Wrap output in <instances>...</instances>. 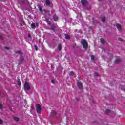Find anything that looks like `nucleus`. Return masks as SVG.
I'll list each match as a JSON object with an SVG mask.
<instances>
[{"instance_id":"f257e3e1","label":"nucleus","mask_w":125,"mask_h":125,"mask_svg":"<svg viewBox=\"0 0 125 125\" xmlns=\"http://www.w3.org/2000/svg\"><path fill=\"white\" fill-rule=\"evenodd\" d=\"M81 43L85 49H86V48H87V42H86V41H85V40H82L81 41Z\"/></svg>"},{"instance_id":"f03ea898","label":"nucleus","mask_w":125,"mask_h":125,"mask_svg":"<svg viewBox=\"0 0 125 125\" xmlns=\"http://www.w3.org/2000/svg\"><path fill=\"white\" fill-rule=\"evenodd\" d=\"M24 88L27 89V90H29L31 89V87H30V85L28 83V82H26L24 84Z\"/></svg>"},{"instance_id":"7ed1b4c3","label":"nucleus","mask_w":125,"mask_h":125,"mask_svg":"<svg viewBox=\"0 0 125 125\" xmlns=\"http://www.w3.org/2000/svg\"><path fill=\"white\" fill-rule=\"evenodd\" d=\"M36 109L37 110L38 113H40L41 110L42 109L41 108V105H40V104L36 105Z\"/></svg>"},{"instance_id":"20e7f679","label":"nucleus","mask_w":125,"mask_h":125,"mask_svg":"<svg viewBox=\"0 0 125 125\" xmlns=\"http://www.w3.org/2000/svg\"><path fill=\"white\" fill-rule=\"evenodd\" d=\"M77 85L78 87L80 89H82L83 87V84L81 82H77Z\"/></svg>"},{"instance_id":"39448f33","label":"nucleus","mask_w":125,"mask_h":125,"mask_svg":"<svg viewBox=\"0 0 125 125\" xmlns=\"http://www.w3.org/2000/svg\"><path fill=\"white\" fill-rule=\"evenodd\" d=\"M81 2L83 5H85L87 3L86 0H81Z\"/></svg>"},{"instance_id":"423d86ee","label":"nucleus","mask_w":125,"mask_h":125,"mask_svg":"<svg viewBox=\"0 0 125 125\" xmlns=\"http://www.w3.org/2000/svg\"><path fill=\"white\" fill-rule=\"evenodd\" d=\"M116 26L119 31H121L122 30V26H121V25H120L119 24H117Z\"/></svg>"},{"instance_id":"0eeeda50","label":"nucleus","mask_w":125,"mask_h":125,"mask_svg":"<svg viewBox=\"0 0 125 125\" xmlns=\"http://www.w3.org/2000/svg\"><path fill=\"white\" fill-rule=\"evenodd\" d=\"M53 18L55 21H57V20H58V17H57L56 15H54Z\"/></svg>"},{"instance_id":"6e6552de","label":"nucleus","mask_w":125,"mask_h":125,"mask_svg":"<svg viewBox=\"0 0 125 125\" xmlns=\"http://www.w3.org/2000/svg\"><path fill=\"white\" fill-rule=\"evenodd\" d=\"M45 4H46V5H49L50 4V1H49V0H46Z\"/></svg>"},{"instance_id":"1a4fd4ad","label":"nucleus","mask_w":125,"mask_h":125,"mask_svg":"<svg viewBox=\"0 0 125 125\" xmlns=\"http://www.w3.org/2000/svg\"><path fill=\"white\" fill-rule=\"evenodd\" d=\"M101 43H102L103 44H104V43H105V40L103 39H101Z\"/></svg>"},{"instance_id":"9d476101","label":"nucleus","mask_w":125,"mask_h":125,"mask_svg":"<svg viewBox=\"0 0 125 125\" xmlns=\"http://www.w3.org/2000/svg\"><path fill=\"white\" fill-rule=\"evenodd\" d=\"M121 62V59H117L115 60V63H119V62Z\"/></svg>"},{"instance_id":"9b49d317","label":"nucleus","mask_w":125,"mask_h":125,"mask_svg":"<svg viewBox=\"0 0 125 125\" xmlns=\"http://www.w3.org/2000/svg\"><path fill=\"white\" fill-rule=\"evenodd\" d=\"M35 27H36V24H35V23H32L31 24V27L32 28H35Z\"/></svg>"},{"instance_id":"f8f14e48","label":"nucleus","mask_w":125,"mask_h":125,"mask_svg":"<svg viewBox=\"0 0 125 125\" xmlns=\"http://www.w3.org/2000/svg\"><path fill=\"white\" fill-rule=\"evenodd\" d=\"M14 120L15 121H16L17 122H18V121H19V119L17 117H14Z\"/></svg>"},{"instance_id":"ddd939ff","label":"nucleus","mask_w":125,"mask_h":125,"mask_svg":"<svg viewBox=\"0 0 125 125\" xmlns=\"http://www.w3.org/2000/svg\"><path fill=\"white\" fill-rule=\"evenodd\" d=\"M102 22H105V17H103L102 18Z\"/></svg>"},{"instance_id":"4468645a","label":"nucleus","mask_w":125,"mask_h":125,"mask_svg":"<svg viewBox=\"0 0 125 125\" xmlns=\"http://www.w3.org/2000/svg\"><path fill=\"white\" fill-rule=\"evenodd\" d=\"M65 39H70V36L66 34L65 36Z\"/></svg>"},{"instance_id":"2eb2a0df","label":"nucleus","mask_w":125,"mask_h":125,"mask_svg":"<svg viewBox=\"0 0 125 125\" xmlns=\"http://www.w3.org/2000/svg\"><path fill=\"white\" fill-rule=\"evenodd\" d=\"M61 48H62L61 45L59 44V45H58V49H59V50H61Z\"/></svg>"},{"instance_id":"dca6fc26","label":"nucleus","mask_w":125,"mask_h":125,"mask_svg":"<svg viewBox=\"0 0 125 125\" xmlns=\"http://www.w3.org/2000/svg\"><path fill=\"white\" fill-rule=\"evenodd\" d=\"M91 58L92 60H94V56L91 55Z\"/></svg>"},{"instance_id":"f3484780","label":"nucleus","mask_w":125,"mask_h":125,"mask_svg":"<svg viewBox=\"0 0 125 125\" xmlns=\"http://www.w3.org/2000/svg\"><path fill=\"white\" fill-rule=\"evenodd\" d=\"M69 75H70V76H73V75H74V72L73 71L70 72Z\"/></svg>"},{"instance_id":"a211bd4d","label":"nucleus","mask_w":125,"mask_h":125,"mask_svg":"<svg viewBox=\"0 0 125 125\" xmlns=\"http://www.w3.org/2000/svg\"><path fill=\"white\" fill-rule=\"evenodd\" d=\"M23 60V58L22 57H21L20 60V62H22V61Z\"/></svg>"},{"instance_id":"6ab92c4d","label":"nucleus","mask_w":125,"mask_h":125,"mask_svg":"<svg viewBox=\"0 0 125 125\" xmlns=\"http://www.w3.org/2000/svg\"><path fill=\"white\" fill-rule=\"evenodd\" d=\"M34 47H35L36 50H38V46H37V45H34Z\"/></svg>"},{"instance_id":"aec40b11","label":"nucleus","mask_w":125,"mask_h":125,"mask_svg":"<svg viewBox=\"0 0 125 125\" xmlns=\"http://www.w3.org/2000/svg\"><path fill=\"white\" fill-rule=\"evenodd\" d=\"M106 113H110V110H108V109L106 110Z\"/></svg>"},{"instance_id":"412c9836","label":"nucleus","mask_w":125,"mask_h":125,"mask_svg":"<svg viewBox=\"0 0 125 125\" xmlns=\"http://www.w3.org/2000/svg\"><path fill=\"white\" fill-rule=\"evenodd\" d=\"M2 104H0V109H2Z\"/></svg>"},{"instance_id":"4be33fe9","label":"nucleus","mask_w":125,"mask_h":125,"mask_svg":"<svg viewBox=\"0 0 125 125\" xmlns=\"http://www.w3.org/2000/svg\"><path fill=\"white\" fill-rule=\"evenodd\" d=\"M2 123H3L2 120L1 119H0V124H2Z\"/></svg>"},{"instance_id":"5701e85b","label":"nucleus","mask_w":125,"mask_h":125,"mask_svg":"<svg viewBox=\"0 0 125 125\" xmlns=\"http://www.w3.org/2000/svg\"><path fill=\"white\" fill-rule=\"evenodd\" d=\"M18 85H20V84H21V83L19 81H18Z\"/></svg>"},{"instance_id":"b1692460","label":"nucleus","mask_w":125,"mask_h":125,"mask_svg":"<svg viewBox=\"0 0 125 125\" xmlns=\"http://www.w3.org/2000/svg\"><path fill=\"white\" fill-rule=\"evenodd\" d=\"M94 76H98V74H97V73H95Z\"/></svg>"},{"instance_id":"393cba45","label":"nucleus","mask_w":125,"mask_h":125,"mask_svg":"<svg viewBox=\"0 0 125 125\" xmlns=\"http://www.w3.org/2000/svg\"><path fill=\"white\" fill-rule=\"evenodd\" d=\"M36 26L37 27H39V23H36Z\"/></svg>"},{"instance_id":"a878e982","label":"nucleus","mask_w":125,"mask_h":125,"mask_svg":"<svg viewBox=\"0 0 125 125\" xmlns=\"http://www.w3.org/2000/svg\"><path fill=\"white\" fill-rule=\"evenodd\" d=\"M8 47H5V49H8Z\"/></svg>"},{"instance_id":"bb28decb","label":"nucleus","mask_w":125,"mask_h":125,"mask_svg":"<svg viewBox=\"0 0 125 125\" xmlns=\"http://www.w3.org/2000/svg\"><path fill=\"white\" fill-rule=\"evenodd\" d=\"M52 83L54 84V81L53 80H52Z\"/></svg>"},{"instance_id":"cd10ccee","label":"nucleus","mask_w":125,"mask_h":125,"mask_svg":"<svg viewBox=\"0 0 125 125\" xmlns=\"http://www.w3.org/2000/svg\"><path fill=\"white\" fill-rule=\"evenodd\" d=\"M28 37H29V38H31V35L28 34Z\"/></svg>"},{"instance_id":"c85d7f7f","label":"nucleus","mask_w":125,"mask_h":125,"mask_svg":"<svg viewBox=\"0 0 125 125\" xmlns=\"http://www.w3.org/2000/svg\"><path fill=\"white\" fill-rule=\"evenodd\" d=\"M39 10H40V11H42V8H39Z\"/></svg>"},{"instance_id":"c756f323","label":"nucleus","mask_w":125,"mask_h":125,"mask_svg":"<svg viewBox=\"0 0 125 125\" xmlns=\"http://www.w3.org/2000/svg\"><path fill=\"white\" fill-rule=\"evenodd\" d=\"M52 30H53V31H54V27H52Z\"/></svg>"},{"instance_id":"7c9ffc66","label":"nucleus","mask_w":125,"mask_h":125,"mask_svg":"<svg viewBox=\"0 0 125 125\" xmlns=\"http://www.w3.org/2000/svg\"><path fill=\"white\" fill-rule=\"evenodd\" d=\"M92 21H93V22H94V19L92 18Z\"/></svg>"},{"instance_id":"2f4dec72","label":"nucleus","mask_w":125,"mask_h":125,"mask_svg":"<svg viewBox=\"0 0 125 125\" xmlns=\"http://www.w3.org/2000/svg\"><path fill=\"white\" fill-rule=\"evenodd\" d=\"M48 24H50V21L48 22Z\"/></svg>"},{"instance_id":"473e14b6","label":"nucleus","mask_w":125,"mask_h":125,"mask_svg":"<svg viewBox=\"0 0 125 125\" xmlns=\"http://www.w3.org/2000/svg\"><path fill=\"white\" fill-rule=\"evenodd\" d=\"M18 53H20V51H18Z\"/></svg>"},{"instance_id":"72a5a7b5","label":"nucleus","mask_w":125,"mask_h":125,"mask_svg":"<svg viewBox=\"0 0 125 125\" xmlns=\"http://www.w3.org/2000/svg\"><path fill=\"white\" fill-rule=\"evenodd\" d=\"M99 0V1H101V0Z\"/></svg>"},{"instance_id":"f704fd0d","label":"nucleus","mask_w":125,"mask_h":125,"mask_svg":"<svg viewBox=\"0 0 125 125\" xmlns=\"http://www.w3.org/2000/svg\"><path fill=\"white\" fill-rule=\"evenodd\" d=\"M78 16H79V15H77V17H78Z\"/></svg>"}]
</instances>
